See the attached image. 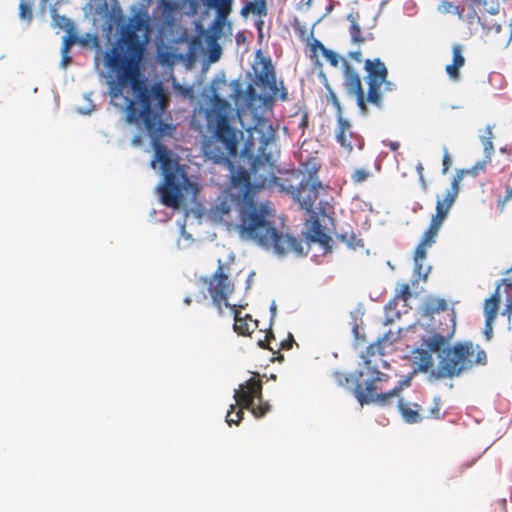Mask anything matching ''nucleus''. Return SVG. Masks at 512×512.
<instances>
[{"instance_id": "dca6fc26", "label": "nucleus", "mask_w": 512, "mask_h": 512, "mask_svg": "<svg viewBox=\"0 0 512 512\" xmlns=\"http://www.w3.org/2000/svg\"><path fill=\"white\" fill-rule=\"evenodd\" d=\"M511 271H512V266L505 271V274H508ZM501 285H506L507 287H512V280L507 279V278L501 279L500 282L498 283L494 293L490 296V298L485 300V304H484L485 317H489L490 314H493V318L494 319L496 318L497 311L499 308V303H500L499 289H500Z\"/></svg>"}, {"instance_id": "6ab92c4d", "label": "nucleus", "mask_w": 512, "mask_h": 512, "mask_svg": "<svg viewBox=\"0 0 512 512\" xmlns=\"http://www.w3.org/2000/svg\"><path fill=\"white\" fill-rule=\"evenodd\" d=\"M365 69L368 73V80H371L372 77L375 80H378V82L383 83L385 78H387L388 70L385 64L379 58H376L373 61L367 59L365 61Z\"/></svg>"}, {"instance_id": "680f3d73", "label": "nucleus", "mask_w": 512, "mask_h": 512, "mask_svg": "<svg viewBox=\"0 0 512 512\" xmlns=\"http://www.w3.org/2000/svg\"><path fill=\"white\" fill-rule=\"evenodd\" d=\"M271 59L269 56H265L261 49H258L255 53V64L258 65L263 63L264 60Z\"/></svg>"}, {"instance_id": "f3484780", "label": "nucleus", "mask_w": 512, "mask_h": 512, "mask_svg": "<svg viewBox=\"0 0 512 512\" xmlns=\"http://www.w3.org/2000/svg\"><path fill=\"white\" fill-rule=\"evenodd\" d=\"M342 65L344 68V85L348 93L354 94L363 90L359 75L354 68L345 59H342Z\"/></svg>"}, {"instance_id": "f8f14e48", "label": "nucleus", "mask_w": 512, "mask_h": 512, "mask_svg": "<svg viewBox=\"0 0 512 512\" xmlns=\"http://www.w3.org/2000/svg\"><path fill=\"white\" fill-rule=\"evenodd\" d=\"M202 2L207 8L215 9L218 12L217 18L210 25L206 35V41H217L222 34V27L226 23V16L221 15L220 11L225 7L230 10L233 0H202Z\"/></svg>"}, {"instance_id": "37998d69", "label": "nucleus", "mask_w": 512, "mask_h": 512, "mask_svg": "<svg viewBox=\"0 0 512 512\" xmlns=\"http://www.w3.org/2000/svg\"><path fill=\"white\" fill-rule=\"evenodd\" d=\"M327 101L335 107L336 113H343L341 103L336 94L334 93L333 89L328 91Z\"/></svg>"}, {"instance_id": "393cba45", "label": "nucleus", "mask_w": 512, "mask_h": 512, "mask_svg": "<svg viewBox=\"0 0 512 512\" xmlns=\"http://www.w3.org/2000/svg\"><path fill=\"white\" fill-rule=\"evenodd\" d=\"M398 410L404 420L407 424H417L420 423L423 420V417L418 412V410L411 409L407 406V404L404 402L403 398H400L398 400Z\"/></svg>"}, {"instance_id": "338daca9", "label": "nucleus", "mask_w": 512, "mask_h": 512, "mask_svg": "<svg viewBox=\"0 0 512 512\" xmlns=\"http://www.w3.org/2000/svg\"><path fill=\"white\" fill-rule=\"evenodd\" d=\"M235 38H236V43H237L238 45L244 44V43H245V41H246V36H245L244 32H242V31H239V32L236 34Z\"/></svg>"}, {"instance_id": "e2e57ef3", "label": "nucleus", "mask_w": 512, "mask_h": 512, "mask_svg": "<svg viewBox=\"0 0 512 512\" xmlns=\"http://www.w3.org/2000/svg\"><path fill=\"white\" fill-rule=\"evenodd\" d=\"M382 85L385 92H392L396 90V84L387 80V78H385V81L382 83Z\"/></svg>"}, {"instance_id": "c756f323", "label": "nucleus", "mask_w": 512, "mask_h": 512, "mask_svg": "<svg viewBox=\"0 0 512 512\" xmlns=\"http://www.w3.org/2000/svg\"><path fill=\"white\" fill-rule=\"evenodd\" d=\"M414 376L415 375H412L411 372L403 380L399 381L392 390L385 393H380V398H386V406L390 403L392 397L398 396L405 387H409L411 385V381Z\"/></svg>"}, {"instance_id": "4d7b16f0", "label": "nucleus", "mask_w": 512, "mask_h": 512, "mask_svg": "<svg viewBox=\"0 0 512 512\" xmlns=\"http://www.w3.org/2000/svg\"><path fill=\"white\" fill-rule=\"evenodd\" d=\"M473 362L474 364L478 365H485L487 363V355L486 352L483 349H480L477 351L476 358Z\"/></svg>"}, {"instance_id": "5701e85b", "label": "nucleus", "mask_w": 512, "mask_h": 512, "mask_svg": "<svg viewBox=\"0 0 512 512\" xmlns=\"http://www.w3.org/2000/svg\"><path fill=\"white\" fill-rule=\"evenodd\" d=\"M237 117L239 119L241 127L249 133V138L245 141L244 148L242 149L240 156L243 159L247 157V159L249 161L254 160L255 159L254 153H253L254 141L252 138V130L255 129V126H253V127L245 126V124L242 120V111L240 109L237 110Z\"/></svg>"}, {"instance_id": "a878e982", "label": "nucleus", "mask_w": 512, "mask_h": 512, "mask_svg": "<svg viewBox=\"0 0 512 512\" xmlns=\"http://www.w3.org/2000/svg\"><path fill=\"white\" fill-rule=\"evenodd\" d=\"M364 313H365L364 305L361 302L358 303L357 306L355 307V309L350 312L352 334L356 340L364 338V335L360 334L359 324H358V321H360V323H362V318L364 316Z\"/></svg>"}, {"instance_id": "58836bf2", "label": "nucleus", "mask_w": 512, "mask_h": 512, "mask_svg": "<svg viewBox=\"0 0 512 512\" xmlns=\"http://www.w3.org/2000/svg\"><path fill=\"white\" fill-rule=\"evenodd\" d=\"M92 93H85L84 99L88 102L87 106L77 107L76 111L82 115H89L95 110V105L91 100Z\"/></svg>"}, {"instance_id": "bb28decb", "label": "nucleus", "mask_w": 512, "mask_h": 512, "mask_svg": "<svg viewBox=\"0 0 512 512\" xmlns=\"http://www.w3.org/2000/svg\"><path fill=\"white\" fill-rule=\"evenodd\" d=\"M447 309V303L442 298H428L423 305V313L425 316H431L440 311Z\"/></svg>"}, {"instance_id": "2f4dec72", "label": "nucleus", "mask_w": 512, "mask_h": 512, "mask_svg": "<svg viewBox=\"0 0 512 512\" xmlns=\"http://www.w3.org/2000/svg\"><path fill=\"white\" fill-rule=\"evenodd\" d=\"M208 42V59L210 62H217L222 54V48L217 41Z\"/></svg>"}, {"instance_id": "09e8293b", "label": "nucleus", "mask_w": 512, "mask_h": 512, "mask_svg": "<svg viewBox=\"0 0 512 512\" xmlns=\"http://www.w3.org/2000/svg\"><path fill=\"white\" fill-rule=\"evenodd\" d=\"M370 176V172L365 169H356L352 174V180L356 183L365 181Z\"/></svg>"}, {"instance_id": "3c124183", "label": "nucleus", "mask_w": 512, "mask_h": 512, "mask_svg": "<svg viewBox=\"0 0 512 512\" xmlns=\"http://www.w3.org/2000/svg\"><path fill=\"white\" fill-rule=\"evenodd\" d=\"M412 296L409 285L402 284L400 290L396 294L397 299H402L403 301H407Z\"/></svg>"}, {"instance_id": "79ce46f5", "label": "nucleus", "mask_w": 512, "mask_h": 512, "mask_svg": "<svg viewBox=\"0 0 512 512\" xmlns=\"http://www.w3.org/2000/svg\"><path fill=\"white\" fill-rule=\"evenodd\" d=\"M454 66L462 67L465 63V58L462 55L460 45L453 46V62Z\"/></svg>"}, {"instance_id": "f704fd0d", "label": "nucleus", "mask_w": 512, "mask_h": 512, "mask_svg": "<svg viewBox=\"0 0 512 512\" xmlns=\"http://www.w3.org/2000/svg\"><path fill=\"white\" fill-rule=\"evenodd\" d=\"M250 11L260 17L267 15L266 0H256L255 3L249 2Z\"/></svg>"}, {"instance_id": "f257e3e1", "label": "nucleus", "mask_w": 512, "mask_h": 512, "mask_svg": "<svg viewBox=\"0 0 512 512\" xmlns=\"http://www.w3.org/2000/svg\"><path fill=\"white\" fill-rule=\"evenodd\" d=\"M132 97L126 96V122L137 126L142 125L151 140L154 159L151 166L159 169L163 177L156 190L160 202L169 208L178 209L184 201L183 193L192 199L197 196L200 186L191 181L185 168L178 161V156L168 149L162 138L172 136L176 127L169 122L170 114H166V104L161 94L160 84L150 85L145 78L130 84Z\"/></svg>"}, {"instance_id": "7c9ffc66", "label": "nucleus", "mask_w": 512, "mask_h": 512, "mask_svg": "<svg viewBox=\"0 0 512 512\" xmlns=\"http://www.w3.org/2000/svg\"><path fill=\"white\" fill-rule=\"evenodd\" d=\"M52 18L53 25L65 30L67 34L71 33V31L74 30L75 25L70 18L64 15L57 14L55 10L53 11Z\"/></svg>"}, {"instance_id": "8fccbe9b", "label": "nucleus", "mask_w": 512, "mask_h": 512, "mask_svg": "<svg viewBox=\"0 0 512 512\" xmlns=\"http://www.w3.org/2000/svg\"><path fill=\"white\" fill-rule=\"evenodd\" d=\"M376 353H379V354H383L382 352V346L381 344H378V341H376V343L374 344H370L367 348H366V354L362 353V355L365 356V358L369 359L367 356H373L375 355Z\"/></svg>"}, {"instance_id": "c85d7f7f", "label": "nucleus", "mask_w": 512, "mask_h": 512, "mask_svg": "<svg viewBox=\"0 0 512 512\" xmlns=\"http://www.w3.org/2000/svg\"><path fill=\"white\" fill-rule=\"evenodd\" d=\"M368 93H367V102L374 104L376 106L381 105V93H380V87L382 85V82H378V80H375L371 77V80H368Z\"/></svg>"}, {"instance_id": "9d476101", "label": "nucleus", "mask_w": 512, "mask_h": 512, "mask_svg": "<svg viewBox=\"0 0 512 512\" xmlns=\"http://www.w3.org/2000/svg\"><path fill=\"white\" fill-rule=\"evenodd\" d=\"M254 78L251 84L253 86L268 88L272 94H277L279 91L275 67L271 59L264 60L263 63L253 65Z\"/></svg>"}, {"instance_id": "a18cd8bd", "label": "nucleus", "mask_w": 512, "mask_h": 512, "mask_svg": "<svg viewBox=\"0 0 512 512\" xmlns=\"http://www.w3.org/2000/svg\"><path fill=\"white\" fill-rule=\"evenodd\" d=\"M230 86L233 90V97L235 99H238L244 95L242 83L240 82V80H238V79L232 80L230 82Z\"/></svg>"}, {"instance_id": "e433bc0d", "label": "nucleus", "mask_w": 512, "mask_h": 512, "mask_svg": "<svg viewBox=\"0 0 512 512\" xmlns=\"http://www.w3.org/2000/svg\"><path fill=\"white\" fill-rule=\"evenodd\" d=\"M350 35L353 43H361L365 40V38L361 36V28L357 20H352V24L350 25Z\"/></svg>"}, {"instance_id": "473e14b6", "label": "nucleus", "mask_w": 512, "mask_h": 512, "mask_svg": "<svg viewBox=\"0 0 512 512\" xmlns=\"http://www.w3.org/2000/svg\"><path fill=\"white\" fill-rule=\"evenodd\" d=\"M361 358L364 359V364L365 366L367 367V369L372 373V379L377 383V382H382V381H386L388 379V375L385 374V373H382L380 372L377 367H371L370 364H371V360L370 359H367L365 358L364 355H361Z\"/></svg>"}, {"instance_id": "6e6d98bb", "label": "nucleus", "mask_w": 512, "mask_h": 512, "mask_svg": "<svg viewBox=\"0 0 512 512\" xmlns=\"http://www.w3.org/2000/svg\"><path fill=\"white\" fill-rule=\"evenodd\" d=\"M311 52L313 53L312 57H316L317 50H320L321 54H323V49H327L321 41L316 38H313V42L311 43Z\"/></svg>"}, {"instance_id": "de8ad7c7", "label": "nucleus", "mask_w": 512, "mask_h": 512, "mask_svg": "<svg viewBox=\"0 0 512 512\" xmlns=\"http://www.w3.org/2000/svg\"><path fill=\"white\" fill-rule=\"evenodd\" d=\"M350 141L352 143V149L357 147L358 149H362L364 147V139L361 135L355 132H349Z\"/></svg>"}, {"instance_id": "0eeeda50", "label": "nucleus", "mask_w": 512, "mask_h": 512, "mask_svg": "<svg viewBox=\"0 0 512 512\" xmlns=\"http://www.w3.org/2000/svg\"><path fill=\"white\" fill-rule=\"evenodd\" d=\"M473 354V343L471 341L459 342L451 346L447 355L442 357L439 368L431 370L429 381L432 379L454 378L473 367L469 358Z\"/></svg>"}, {"instance_id": "13d9d810", "label": "nucleus", "mask_w": 512, "mask_h": 512, "mask_svg": "<svg viewBox=\"0 0 512 512\" xmlns=\"http://www.w3.org/2000/svg\"><path fill=\"white\" fill-rule=\"evenodd\" d=\"M317 77L320 80V82L323 84V86L325 87L327 92L332 89L330 84H329L328 78H327L326 74L324 73V71L322 69H320L318 71Z\"/></svg>"}, {"instance_id": "774afa93", "label": "nucleus", "mask_w": 512, "mask_h": 512, "mask_svg": "<svg viewBox=\"0 0 512 512\" xmlns=\"http://www.w3.org/2000/svg\"><path fill=\"white\" fill-rule=\"evenodd\" d=\"M349 57L352 58L353 60L357 61V62H361L362 61L361 51L360 50L349 52Z\"/></svg>"}, {"instance_id": "ddd939ff", "label": "nucleus", "mask_w": 512, "mask_h": 512, "mask_svg": "<svg viewBox=\"0 0 512 512\" xmlns=\"http://www.w3.org/2000/svg\"><path fill=\"white\" fill-rule=\"evenodd\" d=\"M365 390L362 388L360 381L353 389V393L360 405L375 403L379 406H386V398H380V393H377L376 382L370 378L365 382Z\"/></svg>"}, {"instance_id": "2eb2a0df", "label": "nucleus", "mask_w": 512, "mask_h": 512, "mask_svg": "<svg viewBox=\"0 0 512 512\" xmlns=\"http://www.w3.org/2000/svg\"><path fill=\"white\" fill-rule=\"evenodd\" d=\"M420 347L429 353H438L440 360L442 357L447 355L448 350L451 348L448 346L449 337L440 333H433L429 336H423L421 338Z\"/></svg>"}, {"instance_id": "49530a36", "label": "nucleus", "mask_w": 512, "mask_h": 512, "mask_svg": "<svg viewBox=\"0 0 512 512\" xmlns=\"http://www.w3.org/2000/svg\"><path fill=\"white\" fill-rule=\"evenodd\" d=\"M482 143L484 146V154L488 161L491 159V155L493 153L494 147L490 137L483 136Z\"/></svg>"}, {"instance_id": "c03bdc74", "label": "nucleus", "mask_w": 512, "mask_h": 512, "mask_svg": "<svg viewBox=\"0 0 512 512\" xmlns=\"http://www.w3.org/2000/svg\"><path fill=\"white\" fill-rule=\"evenodd\" d=\"M494 320L493 314H490L489 317H485L484 336L486 340H490L492 337Z\"/></svg>"}, {"instance_id": "39448f33", "label": "nucleus", "mask_w": 512, "mask_h": 512, "mask_svg": "<svg viewBox=\"0 0 512 512\" xmlns=\"http://www.w3.org/2000/svg\"><path fill=\"white\" fill-rule=\"evenodd\" d=\"M233 399L235 404L230 405L225 421L228 425H238L244 412L248 409L256 418H261L270 411V404L263 399L262 381L260 379L250 378L234 389Z\"/></svg>"}, {"instance_id": "a19ab883", "label": "nucleus", "mask_w": 512, "mask_h": 512, "mask_svg": "<svg viewBox=\"0 0 512 512\" xmlns=\"http://www.w3.org/2000/svg\"><path fill=\"white\" fill-rule=\"evenodd\" d=\"M323 57L326 58V60L330 63L331 66L337 67L339 64V61L342 60L341 57L330 49H323Z\"/></svg>"}, {"instance_id": "69168bd1", "label": "nucleus", "mask_w": 512, "mask_h": 512, "mask_svg": "<svg viewBox=\"0 0 512 512\" xmlns=\"http://www.w3.org/2000/svg\"><path fill=\"white\" fill-rule=\"evenodd\" d=\"M178 225L180 226V233L182 235V237H184L185 239L187 240H191L192 239V236L190 233H188L185 229V223H180L178 222Z\"/></svg>"}, {"instance_id": "4be33fe9", "label": "nucleus", "mask_w": 512, "mask_h": 512, "mask_svg": "<svg viewBox=\"0 0 512 512\" xmlns=\"http://www.w3.org/2000/svg\"><path fill=\"white\" fill-rule=\"evenodd\" d=\"M338 130L336 132V140L342 146L352 151V143L347 142L346 132L350 130L351 123L343 117V113H336Z\"/></svg>"}, {"instance_id": "603ef678", "label": "nucleus", "mask_w": 512, "mask_h": 512, "mask_svg": "<svg viewBox=\"0 0 512 512\" xmlns=\"http://www.w3.org/2000/svg\"><path fill=\"white\" fill-rule=\"evenodd\" d=\"M354 95H356L357 106L364 113L367 110V107H366L367 99L365 100V98H364V91L363 90L358 91L357 93H354Z\"/></svg>"}, {"instance_id": "ea45409f", "label": "nucleus", "mask_w": 512, "mask_h": 512, "mask_svg": "<svg viewBox=\"0 0 512 512\" xmlns=\"http://www.w3.org/2000/svg\"><path fill=\"white\" fill-rule=\"evenodd\" d=\"M236 181L240 183L246 191L251 187L250 175L244 169H239Z\"/></svg>"}, {"instance_id": "a211bd4d", "label": "nucleus", "mask_w": 512, "mask_h": 512, "mask_svg": "<svg viewBox=\"0 0 512 512\" xmlns=\"http://www.w3.org/2000/svg\"><path fill=\"white\" fill-rule=\"evenodd\" d=\"M447 215L448 212L447 209H444V203H442L441 200L438 199L436 204V215L432 217L430 226L428 230L424 233L423 237L429 240H435L439 227L441 223L445 220Z\"/></svg>"}, {"instance_id": "423d86ee", "label": "nucleus", "mask_w": 512, "mask_h": 512, "mask_svg": "<svg viewBox=\"0 0 512 512\" xmlns=\"http://www.w3.org/2000/svg\"><path fill=\"white\" fill-rule=\"evenodd\" d=\"M208 290L212 298V303L217 307L220 315L223 313L222 302L225 307L230 309L234 317L233 329L237 334L246 335L258 327L257 320L253 321L248 314L242 317L237 305H231L228 302V297L233 291V286L228 282V276L223 271L220 259L218 260V268L213 275V280L210 282Z\"/></svg>"}, {"instance_id": "b1692460", "label": "nucleus", "mask_w": 512, "mask_h": 512, "mask_svg": "<svg viewBox=\"0 0 512 512\" xmlns=\"http://www.w3.org/2000/svg\"><path fill=\"white\" fill-rule=\"evenodd\" d=\"M413 354L419 355L420 362L417 367H415L412 371V375H415L418 372L426 373L433 366V358L432 354L423 350L422 347H416L412 350Z\"/></svg>"}, {"instance_id": "bf43d9fd", "label": "nucleus", "mask_w": 512, "mask_h": 512, "mask_svg": "<svg viewBox=\"0 0 512 512\" xmlns=\"http://www.w3.org/2000/svg\"><path fill=\"white\" fill-rule=\"evenodd\" d=\"M156 214H157V211L156 210H152L151 213H150V217L151 219H153L154 221H159V222H166L169 220L170 218V214H168L167 212L165 211H162L160 212L161 214V217L160 218H157L156 217Z\"/></svg>"}, {"instance_id": "c9c22d12", "label": "nucleus", "mask_w": 512, "mask_h": 512, "mask_svg": "<svg viewBox=\"0 0 512 512\" xmlns=\"http://www.w3.org/2000/svg\"><path fill=\"white\" fill-rule=\"evenodd\" d=\"M19 17L21 20L31 21L33 18L32 7L29 3L22 0L19 4Z\"/></svg>"}, {"instance_id": "4c0bfd02", "label": "nucleus", "mask_w": 512, "mask_h": 512, "mask_svg": "<svg viewBox=\"0 0 512 512\" xmlns=\"http://www.w3.org/2000/svg\"><path fill=\"white\" fill-rule=\"evenodd\" d=\"M70 49L71 48L69 47V44L62 43V47H61L62 58H61V61L59 64L62 69H66L67 66L72 62V57L69 55Z\"/></svg>"}, {"instance_id": "5fc2aeb1", "label": "nucleus", "mask_w": 512, "mask_h": 512, "mask_svg": "<svg viewBox=\"0 0 512 512\" xmlns=\"http://www.w3.org/2000/svg\"><path fill=\"white\" fill-rule=\"evenodd\" d=\"M398 339V336L395 335L393 332L389 331L387 333H385L382 337H378L377 341H378V344H381L382 343H385V342H390L391 344L395 341H397Z\"/></svg>"}, {"instance_id": "412c9836", "label": "nucleus", "mask_w": 512, "mask_h": 512, "mask_svg": "<svg viewBox=\"0 0 512 512\" xmlns=\"http://www.w3.org/2000/svg\"><path fill=\"white\" fill-rule=\"evenodd\" d=\"M465 171L464 169L458 170L456 172V175L454 176L452 182H451V188L447 191L444 199L441 201L444 203V209H447V212H449L450 208L454 204L458 193H459V183L464 178Z\"/></svg>"}, {"instance_id": "72a5a7b5", "label": "nucleus", "mask_w": 512, "mask_h": 512, "mask_svg": "<svg viewBox=\"0 0 512 512\" xmlns=\"http://www.w3.org/2000/svg\"><path fill=\"white\" fill-rule=\"evenodd\" d=\"M337 238L341 240L342 242H345L348 247L355 248L356 246L363 247V241L362 239H357L356 235L354 233L348 234H337Z\"/></svg>"}, {"instance_id": "9b49d317", "label": "nucleus", "mask_w": 512, "mask_h": 512, "mask_svg": "<svg viewBox=\"0 0 512 512\" xmlns=\"http://www.w3.org/2000/svg\"><path fill=\"white\" fill-rule=\"evenodd\" d=\"M311 214L310 229L305 232V239L307 243H318L323 250L324 254L333 251L334 240L324 232V227L321 225L316 212H309Z\"/></svg>"}, {"instance_id": "4468645a", "label": "nucleus", "mask_w": 512, "mask_h": 512, "mask_svg": "<svg viewBox=\"0 0 512 512\" xmlns=\"http://www.w3.org/2000/svg\"><path fill=\"white\" fill-rule=\"evenodd\" d=\"M435 243V240H429L425 237H422L421 241L417 245L414 253V269H413V279H412V285H415L418 283L419 279L426 280L428 277L429 272L431 271V266H428L424 273H422L423 270V260L426 259V247H430L432 244Z\"/></svg>"}, {"instance_id": "1a4fd4ad", "label": "nucleus", "mask_w": 512, "mask_h": 512, "mask_svg": "<svg viewBox=\"0 0 512 512\" xmlns=\"http://www.w3.org/2000/svg\"><path fill=\"white\" fill-rule=\"evenodd\" d=\"M318 168L312 166L307 168L308 177L302 179L295 192V199L299 202L302 209L307 212H314L313 205L318 198V188L322 187V183L318 180L317 174Z\"/></svg>"}, {"instance_id": "7ed1b4c3", "label": "nucleus", "mask_w": 512, "mask_h": 512, "mask_svg": "<svg viewBox=\"0 0 512 512\" xmlns=\"http://www.w3.org/2000/svg\"><path fill=\"white\" fill-rule=\"evenodd\" d=\"M220 84H226V76L223 71H219L215 75L209 86L210 94L207 97L214 106L220 105V107L211 109L206 113L207 128L211 135L204 140L202 151L204 157L213 164L224 165L233 169L234 166L230 157L237 156L238 134L243 137V132L236 130L230 123V118L224 109L226 102L218 94Z\"/></svg>"}, {"instance_id": "20e7f679", "label": "nucleus", "mask_w": 512, "mask_h": 512, "mask_svg": "<svg viewBox=\"0 0 512 512\" xmlns=\"http://www.w3.org/2000/svg\"><path fill=\"white\" fill-rule=\"evenodd\" d=\"M239 235L242 240H249L265 250H272L279 257L293 251L299 257L306 253L303 251L301 240L290 234L279 231L274 222L267 219V211L259 209L249 200L239 211Z\"/></svg>"}, {"instance_id": "cd10ccee", "label": "nucleus", "mask_w": 512, "mask_h": 512, "mask_svg": "<svg viewBox=\"0 0 512 512\" xmlns=\"http://www.w3.org/2000/svg\"><path fill=\"white\" fill-rule=\"evenodd\" d=\"M364 372L361 370H356L350 374H344L341 372H335L334 378L339 386H346L349 383L354 384V387L357 385V382L363 377Z\"/></svg>"}, {"instance_id": "6e6552de", "label": "nucleus", "mask_w": 512, "mask_h": 512, "mask_svg": "<svg viewBox=\"0 0 512 512\" xmlns=\"http://www.w3.org/2000/svg\"><path fill=\"white\" fill-rule=\"evenodd\" d=\"M277 95L282 101L288 99V92L283 85V81H280V88ZM275 96L276 94H272L271 91L270 93L259 94L253 84H248L245 90V105L250 110L253 118L259 119L261 116L259 109L262 107L272 108Z\"/></svg>"}, {"instance_id": "f03ea898", "label": "nucleus", "mask_w": 512, "mask_h": 512, "mask_svg": "<svg viewBox=\"0 0 512 512\" xmlns=\"http://www.w3.org/2000/svg\"><path fill=\"white\" fill-rule=\"evenodd\" d=\"M102 20V35L111 42L117 36L114 46L105 52L104 65L110 74L118 80L110 79L109 95L118 98L122 95L124 84L140 54L145 50V39L151 30V17L148 8L137 3L130 6L129 16L125 19L121 6L116 2L111 9L106 4L97 8Z\"/></svg>"}, {"instance_id": "aec40b11", "label": "nucleus", "mask_w": 512, "mask_h": 512, "mask_svg": "<svg viewBox=\"0 0 512 512\" xmlns=\"http://www.w3.org/2000/svg\"><path fill=\"white\" fill-rule=\"evenodd\" d=\"M69 44V47L71 48L74 44H80L82 46H87L90 43L93 47H99V39L96 34H90L86 33L85 35L79 36L75 29L71 31V33L66 34L63 37V42Z\"/></svg>"}, {"instance_id": "052dcab7", "label": "nucleus", "mask_w": 512, "mask_h": 512, "mask_svg": "<svg viewBox=\"0 0 512 512\" xmlns=\"http://www.w3.org/2000/svg\"><path fill=\"white\" fill-rule=\"evenodd\" d=\"M459 66H454V64H450L446 66V72L450 76V78H457L459 76Z\"/></svg>"}, {"instance_id": "864d4df0", "label": "nucleus", "mask_w": 512, "mask_h": 512, "mask_svg": "<svg viewBox=\"0 0 512 512\" xmlns=\"http://www.w3.org/2000/svg\"><path fill=\"white\" fill-rule=\"evenodd\" d=\"M443 151H444V156H443V170H442V173L443 174H446L447 171L449 170L450 166L452 165V159L448 153V150L447 148L444 146L443 147Z\"/></svg>"}, {"instance_id": "0e129e2a", "label": "nucleus", "mask_w": 512, "mask_h": 512, "mask_svg": "<svg viewBox=\"0 0 512 512\" xmlns=\"http://www.w3.org/2000/svg\"><path fill=\"white\" fill-rule=\"evenodd\" d=\"M430 415L432 418H435V419H442L444 417V415H441V413H440V407L434 406V405L430 409Z\"/></svg>"}]
</instances>
